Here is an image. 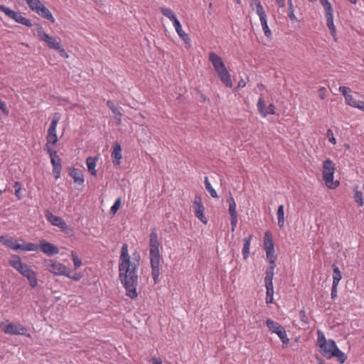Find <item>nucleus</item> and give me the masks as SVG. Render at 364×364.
Returning a JSON list of instances; mask_svg holds the SVG:
<instances>
[{
  "label": "nucleus",
  "instance_id": "nucleus-1",
  "mask_svg": "<svg viewBox=\"0 0 364 364\" xmlns=\"http://www.w3.org/2000/svg\"><path fill=\"white\" fill-rule=\"evenodd\" d=\"M139 255L135 253L131 260L127 245H122L119 257V277L126 289V295L131 299H135L138 295L136 287L138 286L137 270L139 265Z\"/></svg>",
  "mask_w": 364,
  "mask_h": 364
},
{
  "label": "nucleus",
  "instance_id": "nucleus-2",
  "mask_svg": "<svg viewBox=\"0 0 364 364\" xmlns=\"http://www.w3.org/2000/svg\"><path fill=\"white\" fill-rule=\"evenodd\" d=\"M317 346L320 353L326 358H336L341 363H343L347 357L337 346L336 342L329 339L327 340L323 331H317Z\"/></svg>",
  "mask_w": 364,
  "mask_h": 364
},
{
  "label": "nucleus",
  "instance_id": "nucleus-3",
  "mask_svg": "<svg viewBox=\"0 0 364 364\" xmlns=\"http://www.w3.org/2000/svg\"><path fill=\"white\" fill-rule=\"evenodd\" d=\"M149 255L153 279L155 283H157L159 277V239L158 230L156 228L151 229L149 235Z\"/></svg>",
  "mask_w": 364,
  "mask_h": 364
},
{
  "label": "nucleus",
  "instance_id": "nucleus-4",
  "mask_svg": "<svg viewBox=\"0 0 364 364\" xmlns=\"http://www.w3.org/2000/svg\"><path fill=\"white\" fill-rule=\"evenodd\" d=\"M208 59L213 65L220 81L228 87H232L231 75L228 72L222 58L215 53L210 52L208 54Z\"/></svg>",
  "mask_w": 364,
  "mask_h": 364
},
{
  "label": "nucleus",
  "instance_id": "nucleus-5",
  "mask_svg": "<svg viewBox=\"0 0 364 364\" xmlns=\"http://www.w3.org/2000/svg\"><path fill=\"white\" fill-rule=\"evenodd\" d=\"M36 35L39 40L44 42L49 48L57 50L62 56L66 58L68 56L65 49L61 46L60 40L48 34L42 26H38Z\"/></svg>",
  "mask_w": 364,
  "mask_h": 364
},
{
  "label": "nucleus",
  "instance_id": "nucleus-6",
  "mask_svg": "<svg viewBox=\"0 0 364 364\" xmlns=\"http://www.w3.org/2000/svg\"><path fill=\"white\" fill-rule=\"evenodd\" d=\"M335 170V164L330 159L323 161L322 167L323 179L325 185L330 189H336L340 185L338 181H333Z\"/></svg>",
  "mask_w": 364,
  "mask_h": 364
},
{
  "label": "nucleus",
  "instance_id": "nucleus-7",
  "mask_svg": "<svg viewBox=\"0 0 364 364\" xmlns=\"http://www.w3.org/2000/svg\"><path fill=\"white\" fill-rule=\"evenodd\" d=\"M321 4L324 9L325 16L326 18V25L331 31V34L333 36L335 41H337L336 37V28L333 23V11L331 4L328 0H319Z\"/></svg>",
  "mask_w": 364,
  "mask_h": 364
},
{
  "label": "nucleus",
  "instance_id": "nucleus-8",
  "mask_svg": "<svg viewBox=\"0 0 364 364\" xmlns=\"http://www.w3.org/2000/svg\"><path fill=\"white\" fill-rule=\"evenodd\" d=\"M252 4H255L256 6L255 11L259 18L264 36L268 38H271L272 31L268 26L267 16L262 4L258 0H252Z\"/></svg>",
  "mask_w": 364,
  "mask_h": 364
},
{
  "label": "nucleus",
  "instance_id": "nucleus-9",
  "mask_svg": "<svg viewBox=\"0 0 364 364\" xmlns=\"http://www.w3.org/2000/svg\"><path fill=\"white\" fill-rule=\"evenodd\" d=\"M0 11L4 12L9 18L14 20L18 23H21L27 27L32 26L31 21L28 18L23 16L22 14L18 11L11 10L7 6H0Z\"/></svg>",
  "mask_w": 364,
  "mask_h": 364
},
{
  "label": "nucleus",
  "instance_id": "nucleus-10",
  "mask_svg": "<svg viewBox=\"0 0 364 364\" xmlns=\"http://www.w3.org/2000/svg\"><path fill=\"white\" fill-rule=\"evenodd\" d=\"M193 209L196 217L203 224L208 223V219L205 215V206L200 195H196L193 201Z\"/></svg>",
  "mask_w": 364,
  "mask_h": 364
},
{
  "label": "nucleus",
  "instance_id": "nucleus-11",
  "mask_svg": "<svg viewBox=\"0 0 364 364\" xmlns=\"http://www.w3.org/2000/svg\"><path fill=\"white\" fill-rule=\"evenodd\" d=\"M264 250L266 252L267 260H276L277 256L275 255L274 244L272 239V233L269 231H266L264 235Z\"/></svg>",
  "mask_w": 364,
  "mask_h": 364
},
{
  "label": "nucleus",
  "instance_id": "nucleus-12",
  "mask_svg": "<svg viewBox=\"0 0 364 364\" xmlns=\"http://www.w3.org/2000/svg\"><path fill=\"white\" fill-rule=\"evenodd\" d=\"M45 266L48 272L55 275L65 276L68 269L62 263L51 259L46 261Z\"/></svg>",
  "mask_w": 364,
  "mask_h": 364
},
{
  "label": "nucleus",
  "instance_id": "nucleus-13",
  "mask_svg": "<svg viewBox=\"0 0 364 364\" xmlns=\"http://www.w3.org/2000/svg\"><path fill=\"white\" fill-rule=\"evenodd\" d=\"M9 264L14 269H16L22 276L30 269V266L22 262L21 257L17 255H12L9 259Z\"/></svg>",
  "mask_w": 364,
  "mask_h": 364
},
{
  "label": "nucleus",
  "instance_id": "nucleus-14",
  "mask_svg": "<svg viewBox=\"0 0 364 364\" xmlns=\"http://www.w3.org/2000/svg\"><path fill=\"white\" fill-rule=\"evenodd\" d=\"M4 332L9 335L24 336L26 334L27 328L21 324L9 323L5 326Z\"/></svg>",
  "mask_w": 364,
  "mask_h": 364
},
{
  "label": "nucleus",
  "instance_id": "nucleus-15",
  "mask_svg": "<svg viewBox=\"0 0 364 364\" xmlns=\"http://www.w3.org/2000/svg\"><path fill=\"white\" fill-rule=\"evenodd\" d=\"M39 250L48 256H53L59 253V249L57 246L44 240L40 241Z\"/></svg>",
  "mask_w": 364,
  "mask_h": 364
},
{
  "label": "nucleus",
  "instance_id": "nucleus-16",
  "mask_svg": "<svg viewBox=\"0 0 364 364\" xmlns=\"http://www.w3.org/2000/svg\"><path fill=\"white\" fill-rule=\"evenodd\" d=\"M46 218L53 225L58 227L63 231H65L68 228L67 223L62 218L56 216L51 213L46 214Z\"/></svg>",
  "mask_w": 364,
  "mask_h": 364
},
{
  "label": "nucleus",
  "instance_id": "nucleus-17",
  "mask_svg": "<svg viewBox=\"0 0 364 364\" xmlns=\"http://www.w3.org/2000/svg\"><path fill=\"white\" fill-rule=\"evenodd\" d=\"M275 261L276 260H273V262L272 260H268L269 266L267 267L265 272V287H274L272 280L274 274V268L276 267Z\"/></svg>",
  "mask_w": 364,
  "mask_h": 364
},
{
  "label": "nucleus",
  "instance_id": "nucleus-18",
  "mask_svg": "<svg viewBox=\"0 0 364 364\" xmlns=\"http://www.w3.org/2000/svg\"><path fill=\"white\" fill-rule=\"evenodd\" d=\"M0 242H1L6 247L11 249L12 250L19 252V248H17V246H19L20 244L18 243L17 240L14 239L12 237H9L8 235H1Z\"/></svg>",
  "mask_w": 364,
  "mask_h": 364
},
{
  "label": "nucleus",
  "instance_id": "nucleus-19",
  "mask_svg": "<svg viewBox=\"0 0 364 364\" xmlns=\"http://www.w3.org/2000/svg\"><path fill=\"white\" fill-rule=\"evenodd\" d=\"M339 91L343 94L346 103L353 107L357 100L353 97L350 88L348 87L341 86L339 87Z\"/></svg>",
  "mask_w": 364,
  "mask_h": 364
},
{
  "label": "nucleus",
  "instance_id": "nucleus-20",
  "mask_svg": "<svg viewBox=\"0 0 364 364\" xmlns=\"http://www.w3.org/2000/svg\"><path fill=\"white\" fill-rule=\"evenodd\" d=\"M69 176L73 179L76 184L82 185L85 179L82 172L75 167L69 168Z\"/></svg>",
  "mask_w": 364,
  "mask_h": 364
},
{
  "label": "nucleus",
  "instance_id": "nucleus-21",
  "mask_svg": "<svg viewBox=\"0 0 364 364\" xmlns=\"http://www.w3.org/2000/svg\"><path fill=\"white\" fill-rule=\"evenodd\" d=\"M23 277L27 279L29 282V285L32 289H34L38 286L37 274L31 267L27 270Z\"/></svg>",
  "mask_w": 364,
  "mask_h": 364
},
{
  "label": "nucleus",
  "instance_id": "nucleus-22",
  "mask_svg": "<svg viewBox=\"0 0 364 364\" xmlns=\"http://www.w3.org/2000/svg\"><path fill=\"white\" fill-rule=\"evenodd\" d=\"M60 119V114L58 112H55L53 114L51 122L49 126V128L48 129L47 135H53V134H57L56 133V129Z\"/></svg>",
  "mask_w": 364,
  "mask_h": 364
},
{
  "label": "nucleus",
  "instance_id": "nucleus-23",
  "mask_svg": "<svg viewBox=\"0 0 364 364\" xmlns=\"http://www.w3.org/2000/svg\"><path fill=\"white\" fill-rule=\"evenodd\" d=\"M112 158L113 159V164L114 165L119 164V160L122 159V148L119 144L115 143L113 145V149L112 151Z\"/></svg>",
  "mask_w": 364,
  "mask_h": 364
},
{
  "label": "nucleus",
  "instance_id": "nucleus-24",
  "mask_svg": "<svg viewBox=\"0 0 364 364\" xmlns=\"http://www.w3.org/2000/svg\"><path fill=\"white\" fill-rule=\"evenodd\" d=\"M266 324L268 329L272 333H276L277 335H278L279 332L284 329V328L281 324L272 320L271 318L267 319Z\"/></svg>",
  "mask_w": 364,
  "mask_h": 364
},
{
  "label": "nucleus",
  "instance_id": "nucleus-25",
  "mask_svg": "<svg viewBox=\"0 0 364 364\" xmlns=\"http://www.w3.org/2000/svg\"><path fill=\"white\" fill-rule=\"evenodd\" d=\"M46 151L50 156V162L53 167L61 166L60 158L58 155L57 151H55L53 148H48Z\"/></svg>",
  "mask_w": 364,
  "mask_h": 364
},
{
  "label": "nucleus",
  "instance_id": "nucleus-26",
  "mask_svg": "<svg viewBox=\"0 0 364 364\" xmlns=\"http://www.w3.org/2000/svg\"><path fill=\"white\" fill-rule=\"evenodd\" d=\"M97 158L89 156L86 159V164L88 171L92 176H96L97 171L95 169Z\"/></svg>",
  "mask_w": 364,
  "mask_h": 364
},
{
  "label": "nucleus",
  "instance_id": "nucleus-27",
  "mask_svg": "<svg viewBox=\"0 0 364 364\" xmlns=\"http://www.w3.org/2000/svg\"><path fill=\"white\" fill-rule=\"evenodd\" d=\"M17 248H19V252H30V251H38L39 250V245L32 243V242H26L25 244H20L19 246H17Z\"/></svg>",
  "mask_w": 364,
  "mask_h": 364
},
{
  "label": "nucleus",
  "instance_id": "nucleus-28",
  "mask_svg": "<svg viewBox=\"0 0 364 364\" xmlns=\"http://www.w3.org/2000/svg\"><path fill=\"white\" fill-rule=\"evenodd\" d=\"M227 203L228 204V212L230 217H238L237 210H236V203L233 197L230 195V197L227 199Z\"/></svg>",
  "mask_w": 364,
  "mask_h": 364
},
{
  "label": "nucleus",
  "instance_id": "nucleus-29",
  "mask_svg": "<svg viewBox=\"0 0 364 364\" xmlns=\"http://www.w3.org/2000/svg\"><path fill=\"white\" fill-rule=\"evenodd\" d=\"M161 12L173 23V25L180 22L171 9L167 8H161Z\"/></svg>",
  "mask_w": 364,
  "mask_h": 364
},
{
  "label": "nucleus",
  "instance_id": "nucleus-30",
  "mask_svg": "<svg viewBox=\"0 0 364 364\" xmlns=\"http://www.w3.org/2000/svg\"><path fill=\"white\" fill-rule=\"evenodd\" d=\"M252 238V235H250L249 237H245L244 239V243H243V247H242V256H243L244 259H247L249 256Z\"/></svg>",
  "mask_w": 364,
  "mask_h": 364
},
{
  "label": "nucleus",
  "instance_id": "nucleus-31",
  "mask_svg": "<svg viewBox=\"0 0 364 364\" xmlns=\"http://www.w3.org/2000/svg\"><path fill=\"white\" fill-rule=\"evenodd\" d=\"M353 198L355 202L358 204V207H362L364 204L363 192L358 190V187L357 186L353 187Z\"/></svg>",
  "mask_w": 364,
  "mask_h": 364
},
{
  "label": "nucleus",
  "instance_id": "nucleus-32",
  "mask_svg": "<svg viewBox=\"0 0 364 364\" xmlns=\"http://www.w3.org/2000/svg\"><path fill=\"white\" fill-rule=\"evenodd\" d=\"M175 30L180 38L184 41L186 43L190 41L188 34L182 29L181 23L178 22L173 25Z\"/></svg>",
  "mask_w": 364,
  "mask_h": 364
},
{
  "label": "nucleus",
  "instance_id": "nucleus-33",
  "mask_svg": "<svg viewBox=\"0 0 364 364\" xmlns=\"http://www.w3.org/2000/svg\"><path fill=\"white\" fill-rule=\"evenodd\" d=\"M58 138L57 134L47 135L46 144L44 149L47 151L48 148H53V146H55L58 143Z\"/></svg>",
  "mask_w": 364,
  "mask_h": 364
},
{
  "label": "nucleus",
  "instance_id": "nucleus-34",
  "mask_svg": "<svg viewBox=\"0 0 364 364\" xmlns=\"http://www.w3.org/2000/svg\"><path fill=\"white\" fill-rule=\"evenodd\" d=\"M284 208V205H280L278 207V209H277V220H278V225L280 228H283L284 227V222H285Z\"/></svg>",
  "mask_w": 364,
  "mask_h": 364
},
{
  "label": "nucleus",
  "instance_id": "nucleus-35",
  "mask_svg": "<svg viewBox=\"0 0 364 364\" xmlns=\"http://www.w3.org/2000/svg\"><path fill=\"white\" fill-rule=\"evenodd\" d=\"M204 184H205V189L208 191V193H210L211 197H213L214 198H218L216 191L212 186L210 182L209 181V179L207 176H205L204 178Z\"/></svg>",
  "mask_w": 364,
  "mask_h": 364
},
{
  "label": "nucleus",
  "instance_id": "nucleus-36",
  "mask_svg": "<svg viewBox=\"0 0 364 364\" xmlns=\"http://www.w3.org/2000/svg\"><path fill=\"white\" fill-rule=\"evenodd\" d=\"M333 284L338 286L342 278L341 272L337 266H333Z\"/></svg>",
  "mask_w": 364,
  "mask_h": 364
},
{
  "label": "nucleus",
  "instance_id": "nucleus-37",
  "mask_svg": "<svg viewBox=\"0 0 364 364\" xmlns=\"http://www.w3.org/2000/svg\"><path fill=\"white\" fill-rule=\"evenodd\" d=\"M113 114V117L115 121V124L117 125H120L122 124V119L123 114L122 112V108L120 107H118L117 109L112 111Z\"/></svg>",
  "mask_w": 364,
  "mask_h": 364
},
{
  "label": "nucleus",
  "instance_id": "nucleus-38",
  "mask_svg": "<svg viewBox=\"0 0 364 364\" xmlns=\"http://www.w3.org/2000/svg\"><path fill=\"white\" fill-rule=\"evenodd\" d=\"M288 14L287 16L292 21H297V18L294 14V8L293 6V0H288Z\"/></svg>",
  "mask_w": 364,
  "mask_h": 364
},
{
  "label": "nucleus",
  "instance_id": "nucleus-39",
  "mask_svg": "<svg viewBox=\"0 0 364 364\" xmlns=\"http://www.w3.org/2000/svg\"><path fill=\"white\" fill-rule=\"evenodd\" d=\"M257 109L259 113L264 117L267 116V112L265 108L264 101L262 97L259 98L257 104Z\"/></svg>",
  "mask_w": 364,
  "mask_h": 364
},
{
  "label": "nucleus",
  "instance_id": "nucleus-40",
  "mask_svg": "<svg viewBox=\"0 0 364 364\" xmlns=\"http://www.w3.org/2000/svg\"><path fill=\"white\" fill-rule=\"evenodd\" d=\"M277 336L280 338V340L282 343L283 348L287 346V345L289 343V338L287 336V331H286L285 328L284 330H282L281 332H279V333Z\"/></svg>",
  "mask_w": 364,
  "mask_h": 364
},
{
  "label": "nucleus",
  "instance_id": "nucleus-41",
  "mask_svg": "<svg viewBox=\"0 0 364 364\" xmlns=\"http://www.w3.org/2000/svg\"><path fill=\"white\" fill-rule=\"evenodd\" d=\"M266 303L270 304L273 303L274 287H266Z\"/></svg>",
  "mask_w": 364,
  "mask_h": 364
},
{
  "label": "nucleus",
  "instance_id": "nucleus-42",
  "mask_svg": "<svg viewBox=\"0 0 364 364\" xmlns=\"http://www.w3.org/2000/svg\"><path fill=\"white\" fill-rule=\"evenodd\" d=\"M65 276L74 281H79L82 277V274L80 273L75 272L72 274V271L69 268L68 269Z\"/></svg>",
  "mask_w": 364,
  "mask_h": 364
},
{
  "label": "nucleus",
  "instance_id": "nucleus-43",
  "mask_svg": "<svg viewBox=\"0 0 364 364\" xmlns=\"http://www.w3.org/2000/svg\"><path fill=\"white\" fill-rule=\"evenodd\" d=\"M121 198H118L114 203L113 205L111 207L110 211L112 214H115L117 210L119 209L121 206Z\"/></svg>",
  "mask_w": 364,
  "mask_h": 364
},
{
  "label": "nucleus",
  "instance_id": "nucleus-44",
  "mask_svg": "<svg viewBox=\"0 0 364 364\" xmlns=\"http://www.w3.org/2000/svg\"><path fill=\"white\" fill-rule=\"evenodd\" d=\"M61 170L62 166L53 167V173L55 179H58L60 177Z\"/></svg>",
  "mask_w": 364,
  "mask_h": 364
},
{
  "label": "nucleus",
  "instance_id": "nucleus-45",
  "mask_svg": "<svg viewBox=\"0 0 364 364\" xmlns=\"http://www.w3.org/2000/svg\"><path fill=\"white\" fill-rule=\"evenodd\" d=\"M326 135H327V137L328 139V141L331 144H336V139L334 137L333 131L331 129H328L327 130Z\"/></svg>",
  "mask_w": 364,
  "mask_h": 364
},
{
  "label": "nucleus",
  "instance_id": "nucleus-46",
  "mask_svg": "<svg viewBox=\"0 0 364 364\" xmlns=\"http://www.w3.org/2000/svg\"><path fill=\"white\" fill-rule=\"evenodd\" d=\"M72 259H73V264L76 269L79 268L82 265V262H81L80 259H79L77 257V256H76L75 255L72 254Z\"/></svg>",
  "mask_w": 364,
  "mask_h": 364
},
{
  "label": "nucleus",
  "instance_id": "nucleus-47",
  "mask_svg": "<svg viewBox=\"0 0 364 364\" xmlns=\"http://www.w3.org/2000/svg\"><path fill=\"white\" fill-rule=\"evenodd\" d=\"M318 97L321 100H323L326 97V89L324 87H319L318 90Z\"/></svg>",
  "mask_w": 364,
  "mask_h": 364
},
{
  "label": "nucleus",
  "instance_id": "nucleus-48",
  "mask_svg": "<svg viewBox=\"0 0 364 364\" xmlns=\"http://www.w3.org/2000/svg\"><path fill=\"white\" fill-rule=\"evenodd\" d=\"M0 110H1L2 112L6 115L9 114V111L6 107L5 102L1 100V99H0Z\"/></svg>",
  "mask_w": 364,
  "mask_h": 364
},
{
  "label": "nucleus",
  "instance_id": "nucleus-49",
  "mask_svg": "<svg viewBox=\"0 0 364 364\" xmlns=\"http://www.w3.org/2000/svg\"><path fill=\"white\" fill-rule=\"evenodd\" d=\"M231 219V230L234 232L237 225L238 217H230Z\"/></svg>",
  "mask_w": 364,
  "mask_h": 364
},
{
  "label": "nucleus",
  "instance_id": "nucleus-50",
  "mask_svg": "<svg viewBox=\"0 0 364 364\" xmlns=\"http://www.w3.org/2000/svg\"><path fill=\"white\" fill-rule=\"evenodd\" d=\"M267 115L274 114L275 113V107L273 104H270L266 109Z\"/></svg>",
  "mask_w": 364,
  "mask_h": 364
},
{
  "label": "nucleus",
  "instance_id": "nucleus-51",
  "mask_svg": "<svg viewBox=\"0 0 364 364\" xmlns=\"http://www.w3.org/2000/svg\"><path fill=\"white\" fill-rule=\"evenodd\" d=\"M353 107L364 111V101L356 100L355 105H354Z\"/></svg>",
  "mask_w": 364,
  "mask_h": 364
},
{
  "label": "nucleus",
  "instance_id": "nucleus-52",
  "mask_svg": "<svg viewBox=\"0 0 364 364\" xmlns=\"http://www.w3.org/2000/svg\"><path fill=\"white\" fill-rule=\"evenodd\" d=\"M337 287L335 284L332 285L331 296L332 299H335L337 297Z\"/></svg>",
  "mask_w": 364,
  "mask_h": 364
},
{
  "label": "nucleus",
  "instance_id": "nucleus-53",
  "mask_svg": "<svg viewBox=\"0 0 364 364\" xmlns=\"http://www.w3.org/2000/svg\"><path fill=\"white\" fill-rule=\"evenodd\" d=\"M107 106L111 109V111H113L118 107V106H116L112 100L107 101Z\"/></svg>",
  "mask_w": 364,
  "mask_h": 364
},
{
  "label": "nucleus",
  "instance_id": "nucleus-54",
  "mask_svg": "<svg viewBox=\"0 0 364 364\" xmlns=\"http://www.w3.org/2000/svg\"><path fill=\"white\" fill-rule=\"evenodd\" d=\"M246 85V81L243 79H241L240 80L238 84H237V87L238 88H243L245 87Z\"/></svg>",
  "mask_w": 364,
  "mask_h": 364
},
{
  "label": "nucleus",
  "instance_id": "nucleus-55",
  "mask_svg": "<svg viewBox=\"0 0 364 364\" xmlns=\"http://www.w3.org/2000/svg\"><path fill=\"white\" fill-rule=\"evenodd\" d=\"M14 188L15 191L16 190H21L22 189L21 183L19 181H16L14 183Z\"/></svg>",
  "mask_w": 364,
  "mask_h": 364
},
{
  "label": "nucleus",
  "instance_id": "nucleus-56",
  "mask_svg": "<svg viewBox=\"0 0 364 364\" xmlns=\"http://www.w3.org/2000/svg\"><path fill=\"white\" fill-rule=\"evenodd\" d=\"M15 196L18 199H21L23 198V196L21 194V190H16L15 191Z\"/></svg>",
  "mask_w": 364,
  "mask_h": 364
},
{
  "label": "nucleus",
  "instance_id": "nucleus-57",
  "mask_svg": "<svg viewBox=\"0 0 364 364\" xmlns=\"http://www.w3.org/2000/svg\"><path fill=\"white\" fill-rule=\"evenodd\" d=\"M277 5L281 7V8H283L285 6V2H284V0H275Z\"/></svg>",
  "mask_w": 364,
  "mask_h": 364
},
{
  "label": "nucleus",
  "instance_id": "nucleus-58",
  "mask_svg": "<svg viewBox=\"0 0 364 364\" xmlns=\"http://www.w3.org/2000/svg\"><path fill=\"white\" fill-rule=\"evenodd\" d=\"M257 87L260 90H263L264 89V86L263 84L260 83V84H258L257 85Z\"/></svg>",
  "mask_w": 364,
  "mask_h": 364
},
{
  "label": "nucleus",
  "instance_id": "nucleus-59",
  "mask_svg": "<svg viewBox=\"0 0 364 364\" xmlns=\"http://www.w3.org/2000/svg\"><path fill=\"white\" fill-rule=\"evenodd\" d=\"M153 363L154 364H159V360L157 358H153Z\"/></svg>",
  "mask_w": 364,
  "mask_h": 364
},
{
  "label": "nucleus",
  "instance_id": "nucleus-60",
  "mask_svg": "<svg viewBox=\"0 0 364 364\" xmlns=\"http://www.w3.org/2000/svg\"><path fill=\"white\" fill-rule=\"evenodd\" d=\"M344 147H345V149H349L350 146V145H349L348 144H344Z\"/></svg>",
  "mask_w": 364,
  "mask_h": 364
},
{
  "label": "nucleus",
  "instance_id": "nucleus-61",
  "mask_svg": "<svg viewBox=\"0 0 364 364\" xmlns=\"http://www.w3.org/2000/svg\"><path fill=\"white\" fill-rule=\"evenodd\" d=\"M352 4H355L357 3V0H349Z\"/></svg>",
  "mask_w": 364,
  "mask_h": 364
},
{
  "label": "nucleus",
  "instance_id": "nucleus-62",
  "mask_svg": "<svg viewBox=\"0 0 364 364\" xmlns=\"http://www.w3.org/2000/svg\"><path fill=\"white\" fill-rule=\"evenodd\" d=\"M235 1H236V2H237V4H240V2H241V1H240V0H235Z\"/></svg>",
  "mask_w": 364,
  "mask_h": 364
},
{
  "label": "nucleus",
  "instance_id": "nucleus-63",
  "mask_svg": "<svg viewBox=\"0 0 364 364\" xmlns=\"http://www.w3.org/2000/svg\"><path fill=\"white\" fill-rule=\"evenodd\" d=\"M202 97H202V100H203V101H205V96H203V95Z\"/></svg>",
  "mask_w": 364,
  "mask_h": 364
},
{
  "label": "nucleus",
  "instance_id": "nucleus-64",
  "mask_svg": "<svg viewBox=\"0 0 364 364\" xmlns=\"http://www.w3.org/2000/svg\"><path fill=\"white\" fill-rule=\"evenodd\" d=\"M309 1H311V2H314V1H316V0H309Z\"/></svg>",
  "mask_w": 364,
  "mask_h": 364
}]
</instances>
